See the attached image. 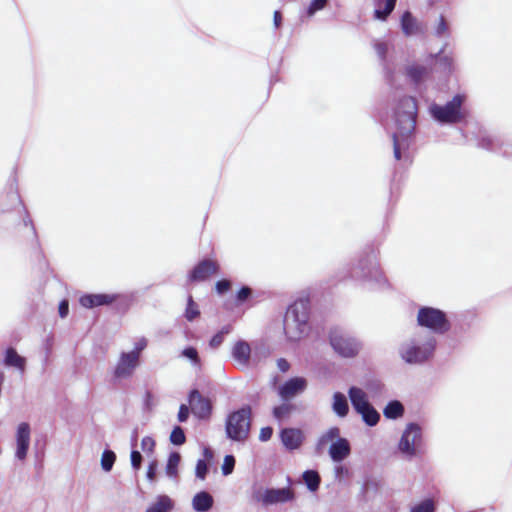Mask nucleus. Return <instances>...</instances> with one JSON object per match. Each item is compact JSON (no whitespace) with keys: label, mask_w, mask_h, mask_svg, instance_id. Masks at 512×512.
Returning <instances> with one entry per match:
<instances>
[{"label":"nucleus","mask_w":512,"mask_h":512,"mask_svg":"<svg viewBox=\"0 0 512 512\" xmlns=\"http://www.w3.org/2000/svg\"><path fill=\"white\" fill-rule=\"evenodd\" d=\"M358 414L361 415L362 420L365 422L368 426H375L380 420V414L376 411V409L371 405L368 404L364 406L363 408H360L356 410Z\"/></svg>","instance_id":"nucleus-27"},{"label":"nucleus","mask_w":512,"mask_h":512,"mask_svg":"<svg viewBox=\"0 0 512 512\" xmlns=\"http://www.w3.org/2000/svg\"><path fill=\"white\" fill-rule=\"evenodd\" d=\"M465 101L466 95L457 94L445 105L432 104L429 110L432 117L440 123H458L467 116V111L463 107Z\"/></svg>","instance_id":"nucleus-5"},{"label":"nucleus","mask_w":512,"mask_h":512,"mask_svg":"<svg viewBox=\"0 0 512 512\" xmlns=\"http://www.w3.org/2000/svg\"><path fill=\"white\" fill-rule=\"evenodd\" d=\"M417 321L420 326L429 328L439 334H443L450 329V324L444 312L431 307L421 308L417 315Z\"/></svg>","instance_id":"nucleus-8"},{"label":"nucleus","mask_w":512,"mask_h":512,"mask_svg":"<svg viewBox=\"0 0 512 512\" xmlns=\"http://www.w3.org/2000/svg\"><path fill=\"white\" fill-rule=\"evenodd\" d=\"M229 333L228 328H223L220 332H218L216 335L212 337L210 340V347L213 349L218 348L224 341V336Z\"/></svg>","instance_id":"nucleus-39"},{"label":"nucleus","mask_w":512,"mask_h":512,"mask_svg":"<svg viewBox=\"0 0 512 512\" xmlns=\"http://www.w3.org/2000/svg\"><path fill=\"white\" fill-rule=\"evenodd\" d=\"M204 459H199L196 464L195 474L196 477L200 480H204L208 473V462L213 459V452L208 448H204L203 450Z\"/></svg>","instance_id":"nucleus-25"},{"label":"nucleus","mask_w":512,"mask_h":512,"mask_svg":"<svg viewBox=\"0 0 512 512\" xmlns=\"http://www.w3.org/2000/svg\"><path fill=\"white\" fill-rule=\"evenodd\" d=\"M374 48L379 58L384 60L388 50L387 44L385 42L376 41L374 43Z\"/></svg>","instance_id":"nucleus-47"},{"label":"nucleus","mask_w":512,"mask_h":512,"mask_svg":"<svg viewBox=\"0 0 512 512\" xmlns=\"http://www.w3.org/2000/svg\"><path fill=\"white\" fill-rule=\"evenodd\" d=\"M230 288V282L228 280H221L216 283V289L217 291L222 294L226 291H228Z\"/></svg>","instance_id":"nucleus-54"},{"label":"nucleus","mask_w":512,"mask_h":512,"mask_svg":"<svg viewBox=\"0 0 512 512\" xmlns=\"http://www.w3.org/2000/svg\"><path fill=\"white\" fill-rule=\"evenodd\" d=\"M401 28L406 36H412L421 31V24L409 11H406L401 17Z\"/></svg>","instance_id":"nucleus-21"},{"label":"nucleus","mask_w":512,"mask_h":512,"mask_svg":"<svg viewBox=\"0 0 512 512\" xmlns=\"http://www.w3.org/2000/svg\"><path fill=\"white\" fill-rule=\"evenodd\" d=\"M303 480L311 491H316L320 484V476L314 470H307L303 474Z\"/></svg>","instance_id":"nucleus-31"},{"label":"nucleus","mask_w":512,"mask_h":512,"mask_svg":"<svg viewBox=\"0 0 512 512\" xmlns=\"http://www.w3.org/2000/svg\"><path fill=\"white\" fill-rule=\"evenodd\" d=\"M348 396L355 411L370 404L368 393L362 388L356 386L350 387Z\"/></svg>","instance_id":"nucleus-20"},{"label":"nucleus","mask_w":512,"mask_h":512,"mask_svg":"<svg viewBox=\"0 0 512 512\" xmlns=\"http://www.w3.org/2000/svg\"><path fill=\"white\" fill-rule=\"evenodd\" d=\"M273 434V430L271 427H264L260 431L259 439L261 441H268Z\"/></svg>","instance_id":"nucleus-52"},{"label":"nucleus","mask_w":512,"mask_h":512,"mask_svg":"<svg viewBox=\"0 0 512 512\" xmlns=\"http://www.w3.org/2000/svg\"><path fill=\"white\" fill-rule=\"evenodd\" d=\"M59 315L61 318H65L69 312V304L67 300H62L59 304Z\"/></svg>","instance_id":"nucleus-53"},{"label":"nucleus","mask_w":512,"mask_h":512,"mask_svg":"<svg viewBox=\"0 0 512 512\" xmlns=\"http://www.w3.org/2000/svg\"><path fill=\"white\" fill-rule=\"evenodd\" d=\"M157 470V461L153 460L150 462L147 470V478L150 481H153L155 479V474Z\"/></svg>","instance_id":"nucleus-50"},{"label":"nucleus","mask_w":512,"mask_h":512,"mask_svg":"<svg viewBox=\"0 0 512 512\" xmlns=\"http://www.w3.org/2000/svg\"><path fill=\"white\" fill-rule=\"evenodd\" d=\"M218 271V265L212 260L201 261L191 272L190 279L194 281H203L210 275Z\"/></svg>","instance_id":"nucleus-17"},{"label":"nucleus","mask_w":512,"mask_h":512,"mask_svg":"<svg viewBox=\"0 0 512 512\" xmlns=\"http://www.w3.org/2000/svg\"><path fill=\"white\" fill-rule=\"evenodd\" d=\"M351 276L356 279H373L382 281V273L374 256H367L361 259L351 270Z\"/></svg>","instance_id":"nucleus-10"},{"label":"nucleus","mask_w":512,"mask_h":512,"mask_svg":"<svg viewBox=\"0 0 512 512\" xmlns=\"http://www.w3.org/2000/svg\"><path fill=\"white\" fill-rule=\"evenodd\" d=\"M232 357L238 366L248 368L252 359L249 343L243 340L237 341L232 348Z\"/></svg>","instance_id":"nucleus-15"},{"label":"nucleus","mask_w":512,"mask_h":512,"mask_svg":"<svg viewBox=\"0 0 512 512\" xmlns=\"http://www.w3.org/2000/svg\"><path fill=\"white\" fill-rule=\"evenodd\" d=\"M435 346L436 340L432 335L420 333L403 342L399 354L408 364H422L433 355Z\"/></svg>","instance_id":"nucleus-2"},{"label":"nucleus","mask_w":512,"mask_h":512,"mask_svg":"<svg viewBox=\"0 0 512 512\" xmlns=\"http://www.w3.org/2000/svg\"><path fill=\"white\" fill-rule=\"evenodd\" d=\"M423 437L422 429L418 424H408L399 440L398 450L399 452L408 459L416 457L422 448Z\"/></svg>","instance_id":"nucleus-6"},{"label":"nucleus","mask_w":512,"mask_h":512,"mask_svg":"<svg viewBox=\"0 0 512 512\" xmlns=\"http://www.w3.org/2000/svg\"><path fill=\"white\" fill-rule=\"evenodd\" d=\"M200 312L198 306L194 303L191 296L188 298L187 308L185 311V317L188 321H193L199 316Z\"/></svg>","instance_id":"nucleus-36"},{"label":"nucleus","mask_w":512,"mask_h":512,"mask_svg":"<svg viewBox=\"0 0 512 512\" xmlns=\"http://www.w3.org/2000/svg\"><path fill=\"white\" fill-rule=\"evenodd\" d=\"M250 295L251 289L249 287H242L237 294V299L238 301L243 302L247 300Z\"/></svg>","instance_id":"nucleus-51"},{"label":"nucleus","mask_w":512,"mask_h":512,"mask_svg":"<svg viewBox=\"0 0 512 512\" xmlns=\"http://www.w3.org/2000/svg\"><path fill=\"white\" fill-rule=\"evenodd\" d=\"M5 364L8 366H14V367H17V368L23 370L24 366H25V358L18 355L14 349L9 348L6 351Z\"/></svg>","instance_id":"nucleus-30"},{"label":"nucleus","mask_w":512,"mask_h":512,"mask_svg":"<svg viewBox=\"0 0 512 512\" xmlns=\"http://www.w3.org/2000/svg\"><path fill=\"white\" fill-rule=\"evenodd\" d=\"M170 441L174 445H182L186 441L183 429L180 426L174 427L170 434Z\"/></svg>","instance_id":"nucleus-37"},{"label":"nucleus","mask_w":512,"mask_h":512,"mask_svg":"<svg viewBox=\"0 0 512 512\" xmlns=\"http://www.w3.org/2000/svg\"><path fill=\"white\" fill-rule=\"evenodd\" d=\"M147 346V339L142 337L138 339L134 344V349L130 351L129 353H136L138 356V359L140 358L141 352L146 348Z\"/></svg>","instance_id":"nucleus-46"},{"label":"nucleus","mask_w":512,"mask_h":512,"mask_svg":"<svg viewBox=\"0 0 512 512\" xmlns=\"http://www.w3.org/2000/svg\"><path fill=\"white\" fill-rule=\"evenodd\" d=\"M332 409L339 417L347 416L349 406L346 396L341 392H335L333 395Z\"/></svg>","instance_id":"nucleus-26"},{"label":"nucleus","mask_w":512,"mask_h":512,"mask_svg":"<svg viewBox=\"0 0 512 512\" xmlns=\"http://www.w3.org/2000/svg\"><path fill=\"white\" fill-rule=\"evenodd\" d=\"M181 461V456L178 452H172L169 455L167 464H166V475L170 478H177L178 476V466Z\"/></svg>","instance_id":"nucleus-29"},{"label":"nucleus","mask_w":512,"mask_h":512,"mask_svg":"<svg viewBox=\"0 0 512 512\" xmlns=\"http://www.w3.org/2000/svg\"><path fill=\"white\" fill-rule=\"evenodd\" d=\"M435 511V504L432 499H425L422 502L415 505L411 512H434Z\"/></svg>","instance_id":"nucleus-38"},{"label":"nucleus","mask_w":512,"mask_h":512,"mask_svg":"<svg viewBox=\"0 0 512 512\" xmlns=\"http://www.w3.org/2000/svg\"><path fill=\"white\" fill-rule=\"evenodd\" d=\"M397 0H375V18L386 20L395 8Z\"/></svg>","instance_id":"nucleus-23"},{"label":"nucleus","mask_w":512,"mask_h":512,"mask_svg":"<svg viewBox=\"0 0 512 512\" xmlns=\"http://www.w3.org/2000/svg\"><path fill=\"white\" fill-rule=\"evenodd\" d=\"M367 393L372 397L382 394L384 385L379 380H370L365 385Z\"/></svg>","instance_id":"nucleus-35"},{"label":"nucleus","mask_w":512,"mask_h":512,"mask_svg":"<svg viewBox=\"0 0 512 512\" xmlns=\"http://www.w3.org/2000/svg\"><path fill=\"white\" fill-rule=\"evenodd\" d=\"M254 499L263 505H274L288 502L293 498V492L289 488L258 490L253 495Z\"/></svg>","instance_id":"nucleus-11"},{"label":"nucleus","mask_w":512,"mask_h":512,"mask_svg":"<svg viewBox=\"0 0 512 512\" xmlns=\"http://www.w3.org/2000/svg\"><path fill=\"white\" fill-rule=\"evenodd\" d=\"M155 448V441L153 438L146 436L141 440V449L147 453L152 454Z\"/></svg>","instance_id":"nucleus-43"},{"label":"nucleus","mask_w":512,"mask_h":512,"mask_svg":"<svg viewBox=\"0 0 512 512\" xmlns=\"http://www.w3.org/2000/svg\"><path fill=\"white\" fill-rule=\"evenodd\" d=\"M290 409H291V407L289 405L282 404V405L274 408L273 414H274L275 418H277L278 420H282L290 413Z\"/></svg>","instance_id":"nucleus-44"},{"label":"nucleus","mask_w":512,"mask_h":512,"mask_svg":"<svg viewBox=\"0 0 512 512\" xmlns=\"http://www.w3.org/2000/svg\"><path fill=\"white\" fill-rule=\"evenodd\" d=\"M235 465V459L232 455H226L222 465V473L227 476L232 473Z\"/></svg>","instance_id":"nucleus-41"},{"label":"nucleus","mask_w":512,"mask_h":512,"mask_svg":"<svg viewBox=\"0 0 512 512\" xmlns=\"http://www.w3.org/2000/svg\"><path fill=\"white\" fill-rule=\"evenodd\" d=\"M327 0H313L307 10L309 16L314 15L317 11L323 9Z\"/></svg>","instance_id":"nucleus-45"},{"label":"nucleus","mask_w":512,"mask_h":512,"mask_svg":"<svg viewBox=\"0 0 512 512\" xmlns=\"http://www.w3.org/2000/svg\"><path fill=\"white\" fill-rule=\"evenodd\" d=\"M435 33L438 37L449 35V26L443 16H440V18H439V22L436 27Z\"/></svg>","instance_id":"nucleus-42"},{"label":"nucleus","mask_w":512,"mask_h":512,"mask_svg":"<svg viewBox=\"0 0 512 512\" xmlns=\"http://www.w3.org/2000/svg\"><path fill=\"white\" fill-rule=\"evenodd\" d=\"M417 104L414 98H402L395 110L396 130L393 132L394 158L400 160L409 147V139L416 125Z\"/></svg>","instance_id":"nucleus-1"},{"label":"nucleus","mask_w":512,"mask_h":512,"mask_svg":"<svg viewBox=\"0 0 512 512\" xmlns=\"http://www.w3.org/2000/svg\"><path fill=\"white\" fill-rule=\"evenodd\" d=\"M139 365L136 353L122 352L114 369L116 379H127L131 377Z\"/></svg>","instance_id":"nucleus-12"},{"label":"nucleus","mask_w":512,"mask_h":512,"mask_svg":"<svg viewBox=\"0 0 512 512\" xmlns=\"http://www.w3.org/2000/svg\"><path fill=\"white\" fill-rule=\"evenodd\" d=\"M15 440H16L15 457L18 460L23 461L27 456L29 446H30V440H31V428L27 422H21L17 426Z\"/></svg>","instance_id":"nucleus-13"},{"label":"nucleus","mask_w":512,"mask_h":512,"mask_svg":"<svg viewBox=\"0 0 512 512\" xmlns=\"http://www.w3.org/2000/svg\"><path fill=\"white\" fill-rule=\"evenodd\" d=\"M250 429V410L241 409L232 413L226 423V432L229 438L241 441L246 439Z\"/></svg>","instance_id":"nucleus-9"},{"label":"nucleus","mask_w":512,"mask_h":512,"mask_svg":"<svg viewBox=\"0 0 512 512\" xmlns=\"http://www.w3.org/2000/svg\"><path fill=\"white\" fill-rule=\"evenodd\" d=\"M334 475L338 481H342L344 478L349 477L350 470L345 465L337 463L334 467Z\"/></svg>","instance_id":"nucleus-40"},{"label":"nucleus","mask_w":512,"mask_h":512,"mask_svg":"<svg viewBox=\"0 0 512 512\" xmlns=\"http://www.w3.org/2000/svg\"><path fill=\"white\" fill-rule=\"evenodd\" d=\"M174 501L167 495H158L145 512H172Z\"/></svg>","instance_id":"nucleus-22"},{"label":"nucleus","mask_w":512,"mask_h":512,"mask_svg":"<svg viewBox=\"0 0 512 512\" xmlns=\"http://www.w3.org/2000/svg\"><path fill=\"white\" fill-rule=\"evenodd\" d=\"M116 460V455L111 450H105L101 456V467L105 472L111 471Z\"/></svg>","instance_id":"nucleus-33"},{"label":"nucleus","mask_w":512,"mask_h":512,"mask_svg":"<svg viewBox=\"0 0 512 512\" xmlns=\"http://www.w3.org/2000/svg\"><path fill=\"white\" fill-rule=\"evenodd\" d=\"M307 382L304 378L296 377L288 380L279 389V394L284 399H289L305 390Z\"/></svg>","instance_id":"nucleus-16"},{"label":"nucleus","mask_w":512,"mask_h":512,"mask_svg":"<svg viewBox=\"0 0 512 512\" xmlns=\"http://www.w3.org/2000/svg\"><path fill=\"white\" fill-rule=\"evenodd\" d=\"M180 357L189 360L194 367H201V359L197 349L194 347H186L183 349L180 353Z\"/></svg>","instance_id":"nucleus-32"},{"label":"nucleus","mask_w":512,"mask_h":512,"mask_svg":"<svg viewBox=\"0 0 512 512\" xmlns=\"http://www.w3.org/2000/svg\"><path fill=\"white\" fill-rule=\"evenodd\" d=\"M383 414L388 419L400 418L404 414V406L397 400L390 401L384 408Z\"/></svg>","instance_id":"nucleus-28"},{"label":"nucleus","mask_w":512,"mask_h":512,"mask_svg":"<svg viewBox=\"0 0 512 512\" xmlns=\"http://www.w3.org/2000/svg\"><path fill=\"white\" fill-rule=\"evenodd\" d=\"M329 340L333 350L344 358L357 356L362 347L356 338L339 328L331 330Z\"/></svg>","instance_id":"nucleus-7"},{"label":"nucleus","mask_w":512,"mask_h":512,"mask_svg":"<svg viewBox=\"0 0 512 512\" xmlns=\"http://www.w3.org/2000/svg\"><path fill=\"white\" fill-rule=\"evenodd\" d=\"M408 75L412 80L418 82L422 80L428 73L427 69L420 65L410 66L407 70Z\"/></svg>","instance_id":"nucleus-34"},{"label":"nucleus","mask_w":512,"mask_h":512,"mask_svg":"<svg viewBox=\"0 0 512 512\" xmlns=\"http://www.w3.org/2000/svg\"><path fill=\"white\" fill-rule=\"evenodd\" d=\"M330 444L328 454L334 463H341L351 454V445L346 438L341 437L338 427H331L318 439L316 449L322 451Z\"/></svg>","instance_id":"nucleus-4"},{"label":"nucleus","mask_w":512,"mask_h":512,"mask_svg":"<svg viewBox=\"0 0 512 512\" xmlns=\"http://www.w3.org/2000/svg\"><path fill=\"white\" fill-rule=\"evenodd\" d=\"M277 367L281 372H287L290 368V364L284 358H280L277 360Z\"/></svg>","instance_id":"nucleus-55"},{"label":"nucleus","mask_w":512,"mask_h":512,"mask_svg":"<svg viewBox=\"0 0 512 512\" xmlns=\"http://www.w3.org/2000/svg\"><path fill=\"white\" fill-rule=\"evenodd\" d=\"M441 61L443 62V64L445 65V67H447L448 69H451L452 67V59L448 56H444Z\"/></svg>","instance_id":"nucleus-57"},{"label":"nucleus","mask_w":512,"mask_h":512,"mask_svg":"<svg viewBox=\"0 0 512 512\" xmlns=\"http://www.w3.org/2000/svg\"><path fill=\"white\" fill-rule=\"evenodd\" d=\"M309 301L299 299L287 309L284 318V332L291 341L301 339L309 331Z\"/></svg>","instance_id":"nucleus-3"},{"label":"nucleus","mask_w":512,"mask_h":512,"mask_svg":"<svg viewBox=\"0 0 512 512\" xmlns=\"http://www.w3.org/2000/svg\"><path fill=\"white\" fill-rule=\"evenodd\" d=\"M115 300L114 295L109 294H86L83 295L79 302L85 308H94L101 305H107Z\"/></svg>","instance_id":"nucleus-19"},{"label":"nucleus","mask_w":512,"mask_h":512,"mask_svg":"<svg viewBox=\"0 0 512 512\" xmlns=\"http://www.w3.org/2000/svg\"><path fill=\"white\" fill-rule=\"evenodd\" d=\"M280 436L283 445L289 450L298 449L303 442V433L299 429L285 428Z\"/></svg>","instance_id":"nucleus-18"},{"label":"nucleus","mask_w":512,"mask_h":512,"mask_svg":"<svg viewBox=\"0 0 512 512\" xmlns=\"http://www.w3.org/2000/svg\"><path fill=\"white\" fill-rule=\"evenodd\" d=\"M281 20H282V17H281V14L279 11H275L274 13V26L276 28H279L280 24H281Z\"/></svg>","instance_id":"nucleus-56"},{"label":"nucleus","mask_w":512,"mask_h":512,"mask_svg":"<svg viewBox=\"0 0 512 512\" xmlns=\"http://www.w3.org/2000/svg\"><path fill=\"white\" fill-rule=\"evenodd\" d=\"M189 405L192 413L198 418H207L211 413L210 401L203 397L198 390L191 391L189 395Z\"/></svg>","instance_id":"nucleus-14"},{"label":"nucleus","mask_w":512,"mask_h":512,"mask_svg":"<svg viewBox=\"0 0 512 512\" xmlns=\"http://www.w3.org/2000/svg\"><path fill=\"white\" fill-rule=\"evenodd\" d=\"M189 416V407L185 404H182L179 408L178 412V420L179 422H185Z\"/></svg>","instance_id":"nucleus-49"},{"label":"nucleus","mask_w":512,"mask_h":512,"mask_svg":"<svg viewBox=\"0 0 512 512\" xmlns=\"http://www.w3.org/2000/svg\"><path fill=\"white\" fill-rule=\"evenodd\" d=\"M141 463H142V455L140 454L139 451L133 450L131 452V465H132L133 469L139 470L141 467Z\"/></svg>","instance_id":"nucleus-48"},{"label":"nucleus","mask_w":512,"mask_h":512,"mask_svg":"<svg viewBox=\"0 0 512 512\" xmlns=\"http://www.w3.org/2000/svg\"><path fill=\"white\" fill-rule=\"evenodd\" d=\"M213 505V498L207 492H199L197 493L192 500V506L194 510L198 512H206Z\"/></svg>","instance_id":"nucleus-24"}]
</instances>
